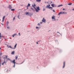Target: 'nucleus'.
Here are the masks:
<instances>
[{"label": "nucleus", "instance_id": "obj_10", "mask_svg": "<svg viewBox=\"0 0 74 74\" xmlns=\"http://www.w3.org/2000/svg\"><path fill=\"white\" fill-rule=\"evenodd\" d=\"M4 63H6V62H5V61H4V62L3 63H2V65H3Z\"/></svg>", "mask_w": 74, "mask_h": 74}, {"label": "nucleus", "instance_id": "obj_42", "mask_svg": "<svg viewBox=\"0 0 74 74\" xmlns=\"http://www.w3.org/2000/svg\"><path fill=\"white\" fill-rule=\"evenodd\" d=\"M15 65H14V66H13L14 67H15Z\"/></svg>", "mask_w": 74, "mask_h": 74}, {"label": "nucleus", "instance_id": "obj_18", "mask_svg": "<svg viewBox=\"0 0 74 74\" xmlns=\"http://www.w3.org/2000/svg\"><path fill=\"white\" fill-rule=\"evenodd\" d=\"M26 15H29V12H27L26 13Z\"/></svg>", "mask_w": 74, "mask_h": 74}, {"label": "nucleus", "instance_id": "obj_33", "mask_svg": "<svg viewBox=\"0 0 74 74\" xmlns=\"http://www.w3.org/2000/svg\"><path fill=\"white\" fill-rule=\"evenodd\" d=\"M8 60H10V58H8Z\"/></svg>", "mask_w": 74, "mask_h": 74}, {"label": "nucleus", "instance_id": "obj_13", "mask_svg": "<svg viewBox=\"0 0 74 74\" xmlns=\"http://www.w3.org/2000/svg\"><path fill=\"white\" fill-rule=\"evenodd\" d=\"M51 6L53 7H54V4H51Z\"/></svg>", "mask_w": 74, "mask_h": 74}, {"label": "nucleus", "instance_id": "obj_1", "mask_svg": "<svg viewBox=\"0 0 74 74\" xmlns=\"http://www.w3.org/2000/svg\"><path fill=\"white\" fill-rule=\"evenodd\" d=\"M35 9L36 10V11L37 12H38V11H40V7L39 6H38L36 8H35Z\"/></svg>", "mask_w": 74, "mask_h": 74}, {"label": "nucleus", "instance_id": "obj_38", "mask_svg": "<svg viewBox=\"0 0 74 74\" xmlns=\"http://www.w3.org/2000/svg\"><path fill=\"white\" fill-rule=\"evenodd\" d=\"M53 12H55V11L54 10H53Z\"/></svg>", "mask_w": 74, "mask_h": 74}, {"label": "nucleus", "instance_id": "obj_26", "mask_svg": "<svg viewBox=\"0 0 74 74\" xmlns=\"http://www.w3.org/2000/svg\"><path fill=\"white\" fill-rule=\"evenodd\" d=\"M1 34L0 33V37H2V36H1Z\"/></svg>", "mask_w": 74, "mask_h": 74}, {"label": "nucleus", "instance_id": "obj_2", "mask_svg": "<svg viewBox=\"0 0 74 74\" xmlns=\"http://www.w3.org/2000/svg\"><path fill=\"white\" fill-rule=\"evenodd\" d=\"M60 14H67L66 12H60V13L58 14V15H59Z\"/></svg>", "mask_w": 74, "mask_h": 74}, {"label": "nucleus", "instance_id": "obj_32", "mask_svg": "<svg viewBox=\"0 0 74 74\" xmlns=\"http://www.w3.org/2000/svg\"><path fill=\"white\" fill-rule=\"evenodd\" d=\"M40 23L41 24H42V22H40Z\"/></svg>", "mask_w": 74, "mask_h": 74}, {"label": "nucleus", "instance_id": "obj_39", "mask_svg": "<svg viewBox=\"0 0 74 74\" xmlns=\"http://www.w3.org/2000/svg\"><path fill=\"white\" fill-rule=\"evenodd\" d=\"M12 36L13 37H14V35H12Z\"/></svg>", "mask_w": 74, "mask_h": 74}, {"label": "nucleus", "instance_id": "obj_48", "mask_svg": "<svg viewBox=\"0 0 74 74\" xmlns=\"http://www.w3.org/2000/svg\"><path fill=\"white\" fill-rule=\"evenodd\" d=\"M58 33H59V32H57Z\"/></svg>", "mask_w": 74, "mask_h": 74}, {"label": "nucleus", "instance_id": "obj_24", "mask_svg": "<svg viewBox=\"0 0 74 74\" xmlns=\"http://www.w3.org/2000/svg\"><path fill=\"white\" fill-rule=\"evenodd\" d=\"M11 10L12 11H15V9H11Z\"/></svg>", "mask_w": 74, "mask_h": 74}, {"label": "nucleus", "instance_id": "obj_50", "mask_svg": "<svg viewBox=\"0 0 74 74\" xmlns=\"http://www.w3.org/2000/svg\"><path fill=\"white\" fill-rule=\"evenodd\" d=\"M3 59H5V58H3Z\"/></svg>", "mask_w": 74, "mask_h": 74}, {"label": "nucleus", "instance_id": "obj_23", "mask_svg": "<svg viewBox=\"0 0 74 74\" xmlns=\"http://www.w3.org/2000/svg\"><path fill=\"white\" fill-rule=\"evenodd\" d=\"M45 8H43V11H45Z\"/></svg>", "mask_w": 74, "mask_h": 74}, {"label": "nucleus", "instance_id": "obj_5", "mask_svg": "<svg viewBox=\"0 0 74 74\" xmlns=\"http://www.w3.org/2000/svg\"><path fill=\"white\" fill-rule=\"evenodd\" d=\"M11 54H12V55H14L15 54V51H13L12 52Z\"/></svg>", "mask_w": 74, "mask_h": 74}, {"label": "nucleus", "instance_id": "obj_43", "mask_svg": "<svg viewBox=\"0 0 74 74\" xmlns=\"http://www.w3.org/2000/svg\"><path fill=\"white\" fill-rule=\"evenodd\" d=\"M72 10H73V11H74V9H72Z\"/></svg>", "mask_w": 74, "mask_h": 74}, {"label": "nucleus", "instance_id": "obj_30", "mask_svg": "<svg viewBox=\"0 0 74 74\" xmlns=\"http://www.w3.org/2000/svg\"><path fill=\"white\" fill-rule=\"evenodd\" d=\"M16 63V62H14V65H15V63Z\"/></svg>", "mask_w": 74, "mask_h": 74}, {"label": "nucleus", "instance_id": "obj_4", "mask_svg": "<svg viewBox=\"0 0 74 74\" xmlns=\"http://www.w3.org/2000/svg\"><path fill=\"white\" fill-rule=\"evenodd\" d=\"M56 17L55 16H52V19H54V21H56V20H55Z\"/></svg>", "mask_w": 74, "mask_h": 74}, {"label": "nucleus", "instance_id": "obj_49", "mask_svg": "<svg viewBox=\"0 0 74 74\" xmlns=\"http://www.w3.org/2000/svg\"><path fill=\"white\" fill-rule=\"evenodd\" d=\"M0 49H1V48L0 47Z\"/></svg>", "mask_w": 74, "mask_h": 74}, {"label": "nucleus", "instance_id": "obj_47", "mask_svg": "<svg viewBox=\"0 0 74 74\" xmlns=\"http://www.w3.org/2000/svg\"><path fill=\"white\" fill-rule=\"evenodd\" d=\"M49 7H50V5L49 4Z\"/></svg>", "mask_w": 74, "mask_h": 74}, {"label": "nucleus", "instance_id": "obj_28", "mask_svg": "<svg viewBox=\"0 0 74 74\" xmlns=\"http://www.w3.org/2000/svg\"><path fill=\"white\" fill-rule=\"evenodd\" d=\"M5 57H6L5 59H7V56H6Z\"/></svg>", "mask_w": 74, "mask_h": 74}, {"label": "nucleus", "instance_id": "obj_31", "mask_svg": "<svg viewBox=\"0 0 74 74\" xmlns=\"http://www.w3.org/2000/svg\"><path fill=\"white\" fill-rule=\"evenodd\" d=\"M13 35H14V36H16V34H13Z\"/></svg>", "mask_w": 74, "mask_h": 74}, {"label": "nucleus", "instance_id": "obj_14", "mask_svg": "<svg viewBox=\"0 0 74 74\" xmlns=\"http://www.w3.org/2000/svg\"><path fill=\"white\" fill-rule=\"evenodd\" d=\"M15 60H14L13 61H12V63H15Z\"/></svg>", "mask_w": 74, "mask_h": 74}, {"label": "nucleus", "instance_id": "obj_22", "mask_svg": "<svg viewBox=\"0 0 74 74\" xmlns=\"http://www.w3.org/2000/svg\"><path fill=\"white\" fill-rule=\"evenodd\" d=\"M49 7L48 5H47V7H46L47 8H49Z\"/></svg>", "mask_w": 74, "mask_h": 74}, {"label": "nucleus", "instance_id": "obj_9", "mask_svg": "<svg viewBox=\"0 0 74 74\" xmlns=\"http://www.w3.org/2000/svg\"><path fill=\"white\" fill-rule=\"evenodd\" d=\"M29 6H30V4L29 3L27 5V9H28V7H29Z\"/></svg>", "mask_w": 74, "mask_h": 74}, {"label": "nucleus", "instance_id": "obj_7", "mask_svg": "<svg viewBox=\"0 0 74 74\" xmlns=\"http://www.w3.org/2000/svg\"><path fill=\"white\" fill-rule=\"evenodd\" d=\"M65 66V62H64V65H63V68H64V67Z\"/></svg>", "mask_w": 74, "mask_h": 74}, {"label": "nucleus", "instance_id": "obj_16", "mask_svg": "<svg viewBox=\"0 0 74 74\" xmlns=\"http://www.w3.org/2000/svg\"><path fill=\"white\" fill-rule=\"evenodd\" d=\"M36 1L37 2H39V1H41V0H36Z\"/></svg>", "mask_w": 74, "mask_h": 74}, {"label": "nucleus", "instance_id": "obj_35", "mask_svg": "<svg viewBox=\"0 0 74 74\" xmlns=\"http://www.w3.org/2000/svg\"><path fill=\"white\" fill-rule=\"evenodd\" d=\"M38 27H36V29H38Z\"/></svg>", "mask_w": 74, "mask_h": 74}, {"label": "nucleus", "instance_id": "obj_46", "mask_svg": "<svg viewBox=\"0 0 74 74\" xmlns=\"http://www.w3.org/2000/svg\"><path fill=\"white\" fill-rule=\"evenodd\" d=\"M51 3H52V1H51Z\"/></svg>", "mask_w": 74, "mask_h": 74}, {"label": "nucleus", "instance_id": "obj_37", "mask_svg": "<svg viewBox=\"0 0 74 74\" xmlns=\"http://www.w3.org/2000/svg\"><path fill=\"white\" fill-rule=\"evenodd\" d=\"M63 10H66L64 9H63Z\"/></svg>", "mask_w": 74, "mask_h": 74}, {"label": "nucleus", "instance_id": "obj_34", "mask_svg": "<svg viewBox=\"0 0 74 74\" xmlns=\"http://www.w3.org/2000/svg\"><path fill=\"white\" fill-rule=\"evenodd\" d=\"M15 17H14L13 18V20H15Z\"/></svg>", "mask_w": 74, "mask_h": 74}, {"label": "nucleus", "instance_id": "obj_20", "mask_svg": "<svg viewBox=\"0 0 74 74\" xmlns=\"http://www.w3.org/2000/svg\"><path fill=\"white\" fill-rule=\"evenodd\" d=\"M9 48H12V49H13V48H12L11 46H9Z\"/></svg>", "mask_w": 74, "mask_h": 74}, {"label": "nucleus", "instance_id": "obj_21", "mask_svg": "<svg viewBox=\"0 0 74 74\" xmlns=\"http://www.w3.org/2000/svg\"><path fill=\"white\" fill-rule=\"evenodd\" d=\"M49 9H52V8H52V7H49Z\"/></svg>", "mask_w": 74, "mask_h": 74}, {"label": "nucleus", "instance_id": "obj_19", "mask_svg": "<svg viewBox=\"0 0 74 74\" xmlns=\"http://www.w3.org/2000/svg\"><path fill=\"white\" fill-rule=\"evenodd\" d=\"M6 23L7 25L9 23V22H8V21H7L6 22Z\"/></svg>", "mask_w": 74, "mask_h": 74}, {"label": "nucleus", "instance_id": "obj_12", "mask_svg": "<svg viewBox=\"0 0 74 74\" xmlns=\"http://www.w3.org/2000/svg\"><path fill=\"white\" fill-rule=\"evenodd\" d=\"M15 59L16 60H17V59H18V56H15Z\"/></svg>", "mask_w": 74, "mask_h": 74}, {"label": "nucleus", "instance_id": "obj_17", "mask_svg": "<svg viewBox=\"0 0 74 74\" xmlns=\"http://www.w3.org/2000/svg\"><path fill=\"white\" fill-rule=\"evenodd\" d=\"M61 6H63V5H58V7H61Z\"/></svg>", "mask_w": 74, "mask_h": 74}, {"label": "nucleus", "instance_id": "obj_3", "mask_svg": "<svg viewBox=\"0 0 74 74\" xmlns=\"http://www.w3.org/2000/svg\"><path fill=\"white\" fill-rule=\"evenodd\" d=\"M42 22H44V23H45V22L46 21V20H45V19L44 18H43L42 19Z\"/></svg>", "mask_w": 74, "mask_h": 74}, {"label": "nucleus", "instance_id": "obj_40", "mask_svg": "<svg viewBox=\"0 0 74 74\" xmlns=\"http://www.w3.org/2000/svg\"><path fill=\"white\" fill-rule=\"evenodd\" d=\"M38 25H40V24L39 23L38 24Z\"/></svg>", "mask_w": 74, "mask_h": 74}, {"label": "nucleus", "instance_id": "obj_8", "mask_svg": "<svg viewBox=\"0 0 74 74\" xmlns=\"http://www.w3.org/2000/svg\"><path fill=\"white\" fill-rule=\"evenodd\" d=\"M5 16H4L3 17V20H2V22H3L4 21V19L5 18Z\"/></svg>", "mask_w": 74, "mask_h": 74}, {"label": "nucleus", "instance_id": "obj_29", "mask_svg": "<svg viewBox=\"0 0 74 74\" xmlns=\"http://www.w3.org/2000/svg\"><path fill=\"white\" fill-rule=\"evenodd\" d=\"M9 8H10V9H11V6H9Z\"/></svg>", "mask_w": 74, "mask_h": 74}, {"label": "nucleus", "instance_id": "obj_51", "mask_svg": "<svg viewBox=\"0 0 74 74\" xmlns=\"http://www.w3.org/2000/svg\"><path fill=\"white\" fill-rule=\"evenodd\" d=\"M73 0V1H74V0Z\"/></svg>", "mask_w": 74, "mask_h": 74}, {"label": "nucleus", "instance_id": "obj_44", "mask_svg": "<svg viewBox=\"0 0 74 74\" xmlns=\"http://www.w3.org/2000/svg\"><path fill=\"white\" fill-rule=\"evenodd\" d=\"M36 43H37V44H38V42H36Z\"/></svg>", "mask_w": 74, "mask_h": 74}, {"label": "nucleus", "instance_id": "obj_6", "mask_svg": "<svg viewBox=\"0 0 74 74\" xmlns=\"http://www.w3.org/2000/svg\"><path fill=\"white\" fill-rule=\"evenodd\" d=\"M35 6H36V5L35 4V3H34V5H32V7H34V8H35Z\"/></svg>", "mask_w": 74, "mask_h": 74}, {"label": "nucleus", "instance_id": "obj_36", "mask_svg": "<svg viewBox=\"0 0 74 74\" xmlns=\"http://www.w3.org/2000/svg\"><path fill=\"white\" fill-rule=\"evenodd\" d=\"M18 34L19 36H21V34H20V33H19Z\"/></svg>", "mask_w": 74, "mask_h": 74}, {"label": "nucleus", "instance_id": "obj_41", "mask_svg": "<svg viewBox=\"0 0 74 74\" xmlns=\"http://www.w3.org/2000/svg\"><path fill=\"white\" fill-rule=\"evenodd\" d=\"M0 65H1V62H0Z\"/></svg>", "mask_w": 74, "mask_h": 74}, {"label": "nucleus", "instance_id": "obj_27", "mask_svg": "<svg viewBox=\"0 0 74 74\" xmlns=\"http://www.w3.org/2000/svg\"><path fill=\"white\" fill-rule=\"evenodd\" d=\"M9 28H10V27H7V29H9Z\"/></svg>", "mask_w": 74, "mask_h": 74}, {"label": "nucleus", "instance_id": "obj_15", "mask_svg": "<svg viewBox=\"0 0 74 74\" xmlns=\"http://www.w3.org/2000/svg\"><path fill=\"white\" fill-rule=\"evenodd\" d=\"M72 4V3H69L68 4V5H71Z\"/></svg>", "mask_w": 74, "mask_h": 74}, {"label": "nucleus", "instance_id": "obj_45", "mask_svg": "<svg viewBox=\"0 0 74 74\" xmlns=\"http://www.w3.org/2000/svg\"><path fill=\"white\" fill-rule=\"evenodd\" d=\"M18 18H19V16H18Z\"/></svg>", "mask_w": 74, "mask_h": 74}, {"label": "nucleus", "instance_id": "obj_25", "mask_svg": "<svg viewBox=\"0 0 74 74\" xmlns=\"http://www.w3.org/2000/svg\"><path fill=\"white\" fill-rule=\"evenodd\" d=\"M31 9L32 10H33V11L34 10V9H33V8H31Z\"/></svg>", "mask_w": 74, "mask_h": 74}, {"label": "nucleus", "instance_id": "obj_11", "mask_svg": "<svg viewBox=\"0 0 74 74\" xmlns=\"http://www.w3.org/2000/svg\"><path fill=\"white\" fill-rule=\"evenodd\" d=\"M17 45V44H16L14 46V48H13V49H15V48H16Z\"/></svg>", "mask_w": 74, "mask_h": 74}]
</instances>
